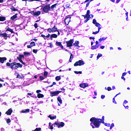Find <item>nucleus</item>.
I'll return each mask as SVG.
<instances>
[{
    "mask_svg": "<svg viewBox=\"0 0 131 131\" xmlns=\"http://www.w3.org/2000/svg\"><path fill=\"white\" fill-rule=\"evenodd\" d=\"M16 78L22 79L24 78V76H23V75L20 76V74H19L18 73H17Z\"/></svg>",
    "mask_w": 131,
    "mask_h": 131,
    "instance_id": "obj_23",
    "label": "nucleus"
},
{
    "mask_svg": "<svg viewBox=\"0 0 131 131\" xmlns=\"http://www.w3.org/2000/svg\"><path fill=\"white\" fill-rule=\"evenodd\" d=\"M57 101L59 102L60 104H62V98H61V97L58 96L57 97Z\"/></svg>",
    "mask_w": 131,
    "mask_h": 131,
    "instance_id": "obj_30",
    "label": "nucleus"
},
{
    "mask_svg": "<svg viewBox=\"0 0 131 131\" xmlns=\"http://www.w3.org/2000/svg\"><path fill=\"white\" fill-rule=\"evenodd\" d=\"M12 113H13V110L11 108H9L6 112V114H7V115H11V114H12Z\"/></svg>",
    "mask_w": 131,
    "mask_h": 131,
    "instance_id": "obj_17",
    "label": "nucleus"
},
{
    "mask_svg": "<svg viewBox=\"0 0 131 131\" xmlns=\"http://www.w3.org/2000/svg\"><path fill=\"white\" fill-rule=\"evenodd\" d=\"M51 124H52V123H51V122H49V126L50 127V129H53L54 128V127H53V124L52 125H51Z\"/></svg>",
    "mask_w": 131,
    "mask_h": 131,
    "instance_id": "obj_42",
    "label": "nucleus"
},
{
    "mask_svg": "<svg viewBox=\"0 0 131 131\" xmlns=\"http://www.w3.org/2000/svg\"><path fill=\"white\" fill-rule=\"evenodd\" d=\"M34 46H35V42L32 41L30 43V45H28L27 47L28 48V49H31V48H32V47H34Z\"/></svg>",
    "mask_w": 131,
    "mask_h": 131,
    "instance_id": "obj_13",
    "label": "nucleus"
},
{
    "mask_svg": "<svg viewBox=\"0 0 131 131\" xmlns=\"http://www.w3.org/2000/svg\"><path fill=\"white\" fill-rule=\"evenodd\" d=\"M49 45H50V46H48V48H51L52 49V48H53V45L52 44V42H50Z\"/></svg>",
    "mask_w": 131,
    "mask_h": 131,
    "instance_id": "obj_55",
    "label": "nucleus"
},
{
    "mask_svg": "<svg viewBox=\"0 0 131 131\" xmlns=\"http://www.w3.org/2000/svg\"><path fill=\"white\" fill-rule=\"evenodd\" d=\"M100 32V30L96 31L95 32H93L92 34H98Z\"/></svg>",
    "mask_w": 131,
    "mask_h": 131,
    "instance_id": "obj_43",
    "label": "nucleus"
},
{
    "mask_svg": "<svg viewBox=\"0 0 131 131\" xmlns=\"http://www.w3.org/2000/svg\"><path fill=\"white\" fill-rule=\"evenodd\" d=\"M89 20H90V18H86V19H85L84 21V23H86L88 22V21H89Z\"/></svg>",
    "mask_w": 131,
    "mask_h": 131,
    "instance_id": "obj_63",
    "label": "nucleus"
},
{
    "mask_svg": "<svg viewBox=\"0 0 131 131\" xmlns=\"http://www.w3.org/2000/svg\"><path fill=\"white\" fill-rule=\"evenodd\" d=\"M48 74H49V73L47 71H45L43 73V76L45 77V78H47L48 77Z\"/></svg>",
    "mask_w": 131,
    "mask_h": 131,
    "instance_id": "obj_32",
    "label": "nucleus"
},
{
    "mask_svg": "<svg viewBox=\"0 0 131 131\" xmlns=\"http://www.w3.org/2000/svg\"><path fill=\"white\" fill-rule=\"evenodd\" d=\"M60 93H62V91H54V92H50V96L51 97H55V96H58Z\"/></svg>",
    "mask_w": 131,
    "mask_h": 131,
    "instance_id": "obj_9",
    "label": "nucleus"
},
{
    "mask_svg": "<svg viewBox=\"0 0 131 131\" xmlns=\"http://www.w3.org/2000/svg\"><path fill=\"white\" fill-rule=\"evenodd\" d=\"M41 90H37L36 91V93H37V94H39V93H41Z\"/></svg>",
    "mask_w": 131,
    "mask_h": 131,
    "instance_id": "obj_60",
    "label": "nucleus"
},
{
    "mask_svg": "<svg viewBox=\"0 0 131 131\" xmlns=\"http://www.w3.org/2000/svg\"><path fill=\"white\" fill-rule=\"evenodd\" d=\"M17 60H18V61L20 62V63H21V64H23V65H26V63H25V62H24V61L22 60V59H24V55L19 54V57H17Z\"/></svg>",
    "mask_w": 131,
    "mask_h": 131,
    "instance_id": "obj_5",
    "label": "nucleus"
},
{
    "mask_svg": "<svg viewBox=\"0 0 131 131\" xmlns=\"http://www.w3.org/2000/svg\"><path fill=\"white\" fill-rule=\"evenodd\" d=\"M95 26H96V27H98V29L99 30H100V29H101V25L100 24H99V23H97L95 25Z\"/></svg>",
    "mask_w": 131,
    "mask_h": 131,
    "instance_id": "obj_27",
    "label": "nucleus"
},
{
    "mask_svg": "<svg viewBox=\"0 0 131 131\" xmlns=\"http://www.w3.org/2000/svg\"><path fill=\"white\" fill-rule=\"evenodd\" d=\"M40 21V16L38 17V20L36 21V22H39Z\"/></svg>",
    "mask_w": 131,
    "mask_h": 131,
    "instance_id": "obj_62",
    "label": "nucleus"
},
{
    "mask_svg": "<svg viewBox=\"0 0 131 131\" xmlns=\"http://www.w3.org/2000/svg\"><path fill=\"white\" fill-rule=\"evenodd\" d=\"M48 32H49V33H51V32H53V30L52 28H49L47 29Z\"/></svg>",
    "mask_w": 131,
    "mask_h": 131,
    "instance_id": "obj_39",
    "label": "nucleus"
},
{
    "mask_svg": "<svg viewBox=\"0 0 131 131\" xmlns=\"http://www.w3.org/2000/svg\"><path fill=\"white\" fill-rule=\"evenodd\" d=\"M85 19H90L91 18V15H89L88 14H86L85 15Z\"/></svg>",
    "mask_w": 131,
    "mask_h": 131,
    "instance_id": "obj_41",
    "label": "nucleus"
},
{
    "mask_svg": "<svg viewBox=\"0 0 131 131\" xmlns=\"http://www.w3.org/2000/svg\"><path fill=\"white\" fill-rule=\"evenodd\" d=\"M55 80L57 81H59V80H61V76H57L55 77Z\"/></svg>",
    "mask_w": 131,
    "mask_h": 131,
    "instance_id": "obj_33",
    "label": "nucleus"
},
{
    "mask_svg": "<svg viewBox=\"0 0 131 131\" xmlns=\"http://www.w3.org/2000/svg\"><path fill=\"white\" fill-rule=\"evenodd\" d=\"M37 98L38 99H40V98H43V97H45V96L43 95V94H41L40 93H38L37 94Z\"/></svg>",
    "mask_w": 131,
    "mask_h": 131,
    "instance_id": "obj_26",
    "label": "nucleus"
},
{
    "mask_svg": "<svg viewBox=\"0 0 131 131\" xmlns=\"http://www.w3.org/2000/svg\"><path fill=\"white\" fill-rule=\"evenodd\" d=\"M34 26L35 28H37V27H38V25H37V23H35Z\"/></svg>",
    "mask_w": 131,
    "mask_h": 131,
    "instance_id": "obj_52",
    "label": "nucleus"
},
{
    "mask_svg": "<svg viewBox=\"0 0 131 131\" xmlns=\"http://www.w3.org/2000/svg\"><path fill=\"white\" fill-rule=\"evenodd\" d=\"M6 122L7 123H10L11 122V119L10 118L7 119Z\"/></svg>",
    "mask_w": 131,
    "mask_h": 131,
    "instance_id": "obj_51",
    "label": "nucleus"
},
{
    "mask_svg": "<svg viewBox=\"0 0 131 131\" xmlns=\"http://www.w3.org/2000/svg\"><path fill=\"white\" fill-rule=\"evenodd\" d=\"M57 125V126H58V127H60V123L57 122H55L54 124H53V125Z\"/></svg>",
    "mask_w": 131,
    "mask_h": 131,
    "instance_id": "obj_36",
    "label": "nucleus"
},
{
    "mask_svg": "<svg viewBox=\"0 0 131 131\" xmlns=\"http://www.w3.org/2000/svg\"><path fill=\"white\" fill-rule=\"evenodd\" d=\"M91 13V11H90V10H87V12H86V14L87 15H90V14Z\"/></svg>",
    "mask_w": 131,
    "mask_h": 131,
    "instance_id": "obj_53",
    "label": "nucleus"
},
{
    "mask_svg": "<svg viewBox=\"0 0 131 131\" xmlns=\"http://www.w3.org/2000/svg\"><path fill=\"white\" fill-rule=\"evenodd\" d=\"M0 36L4 37L5 39H7L8 38V34L6 33H0Z\"/></svg>",
    "mask_w": 131,
    "mask_h": 131,
    "instance_id": "obj_14",
    "label": "nucleus"
},
{
    "mask_svg": "<svg viewBox=\"0 0 131 131\" xmlns=\"http://www.w3.org/2000/svg\"><path fill=\"white\" fill-rule=\"evenodd\" d=\"M38 52V50L37 49H33V52L34 53V54H36Z\"/></svg>",
    "mask_w": 131,
    "mask_h": 131,
    "instance_id": "obj_47",
    "label": "nucleus"
},
{
    "mask_svg": "<svg viewBox=\"0 0 131 131\" xmlns=\"http://www.w3.org/2000/svg\"><path fill=\"white\" fill-rule=\"evenodd\" d=\"M57 37H58V35L56 34H52L50 35L51 40H53V38H57Z\"/></svg>",
    "mask_w": 131,
    "mask_h": 131,
    "instance_id": "obj_18",
    "label": "nucleus"
},
{
    "mask_svg": "<svg viewBox=\"0 0 131 131\" xmlns=\"http://www.w3.org/2000/svg\"><path fill=\"white\" fill-rule=\"evenodd\" d=\"M127 74V73L124 72V73H123L122 76H125V75H126Z\"/></svg>",
    "mask_w": 131,
    "mask_h": 131,
    "instance_id": "obj_57",
    "label": "nucleus"
},
{
    "mask_svg": "<svg viewBox=\"0 0 131 131\" xmlns=\"http://www.w3.org/2000/svg\"><path fill=\"white\" fill-rule=\"evenodd\" d=\"M105 98V95H102L101 96V99H104Z\"/></svg>",
    "mask_w": 131,
    "mask_h": 131,
    "instance_id": "obj_61",
    "label": "nucleus"
},
{
    "mask_svg": "<svg viewBox=\"0 0 131 131\" xmlns=\"http://www.w3.org/2000/svg\"><path fill=\"white\" fill-rule=\"evenodd\" d=\"M90 2H91V1H90L89 2L86 3V8H88V7H89V6H90Z\"/></svg>",
    "mask_w": 131,
    "mask_h": 131,
    "instance_id": "obj_58",
    "label": "nucleus"
},
{
    "mask_svg": "<svg viewBox=\"0 0 131 131\" xmlns=\"http://www.w3.org/2000/svg\"><path fill=\"white\" fill-rule=\"evenodd\" d=\"M107 90L108 92H110V91H112V88H111V87H110V86H108V87H107Z\"/></svg>",
    "mask_w": 131,
    "mask_h": 131,
    "instance_id": "obj_49",
    "label": "nucleus"
},
{
    "mask_svg": "<svg viewBox=\"0 0 131 131\" xmlns=\"http://www.w3.org/2000/svg\"><path fill=\"white\" fill-rule=\"evenodd\" d=\"M57 6H58V3L53 4L50 7V11H54L55 9H57Z\"/></svg>",
    "mask_w": 131,
    "mask_h": 131,
    "instance_id": "obj_12",
    "label": "nucleus"
},
{
    "mask_svg": "<svg viewBox=\"0 0 131 131\" xmlns=\"http://www.w3.org/2000/svg\"><path fill=\"white\" fill-rule=\"evenodd\" d=\"M64 122H61L60 124H59V127H63V126H64Z\"/></svg>",
    "mask_w": 131,
    "mask_h": 131,
    "instance_id": "obj_38",
    "label": "nucleus"
},
{
    "mask_svg": "<svg viewBox=\"0 0 131 131\" xmlns=\"http://www.w3.org/2000/svg\"><path fill=\"white\" fill-rule=\"evenodd\" d=\"M84 62L82 60H79L78 61H76L74 64V66H81V65H84Z\"/></svg>",
    "mask_w": 131,
    "mask_h": 131,
    "instance_id": "obj_7",
    "label": "nucleus"
},
{
    "mask_svg": "<svg viewBox=\"0 0 131 131\" xmlns=\"http://www.w3.org/2000/svg\"><path fill=\"white\" fill-rule=\"evenodd\" d=\"M79 86L82 89H85V88L89 86V84L87 83H82L80 84Z\"/></svg>",
    "mask_w": 131,
    "mask_h": 131,
    "instance_id": "obj_11",
    "label": "nucleus"
},
{
    "mask_svg": "<svg viewBox=\"0 0 131 131\" xmlns=\"http://www.w3.org/2000/svg\"><path fill=\"white\" fill-rule=\"evenodd\" d=\"M42 12L44 13H49V11H51V4L46 5L45 6L42 7Z\"/></svg>",
    "mask_w": 131,
    "mask_h": 131,
    "instance_id": "obj_3",
    "label": "nucleus"
},
{
    "mask_svg": "<svg viewBox=\"0 0 131 131\" xmlns=\"http://www.w3.org/2000/svg\"><path fill=\"white\" fill-rule=\"evenodd\" d=\"M115 98H116V97H114L113 98V103H114L115 104H117V103L116 102V101H115Z\"/></svg>",
    "mask_w": 131,
    "mask_h": 131,
    "instance_id": "obj_44",
    "label": "nucleus"
},
{
    "mask_svg": "<svg viewBox=\"0 0 131 131\" xmlns=\"http://www.w3.org/2000/svg\"><path fill=\"white\" fill-rule=\"evenodd\" d=\"M128 102L127 100H124V101L123 102V106L125 108H128V106H126L125 104H127Z\"/></svg>",
    "mask_w": 131,
    "mask_h": 131,
    "instance_id": "obj_31",
    "label": "nucleus"
},
{
    "mask_svg": "<svg viewBox=\"0 0 131 131\" xmlns=\"http://www.w3.org/2000/svg\"><path fill=\"white\" fill-rule=\"evenodd\" d=\"M6 31H9V32H11V33H14V31L13 30V29L10 28L6 29Z\"/></svg>",
    "mask_w": 131,
    "mask_h": 131,
    "instance_id": "obj_25",
    "label": "nucleus"
},
{
    "mask_svg": "<svg viewBox=\"0 0 131 131\" xmlns=\"http://www.w3.org/2000/svg\"><path fill=\"white\" fill-rule=\"evenodd\" d=\"M6 17L5 16H0V21L1 22H4V21H6Z\"/></svg>",
    "mask_w": 131,
    "mask_h": 131,
    "instance_id": "obj_21",
    "label": "nucleus"
},
{
    "mask_svg": "<svg viewBox=\"0 0 131 131\" xmlns=\"http://www.w3.org/2000/svg\"><path fill=\"white\" fill-rule=\"evenodd\" d=\"M52 32H59V30H58V28L57 27H56L55 26H54L52 28Z\"/></svg>",
    "mask_w": 131,
    "mask_h": 131,
    "instance_id": "obj_20",
    "label": "nucleus"
},
{
    "mask_svg": "<svg viewBox=\"0 0 131 131\" xmlns=\"http://www.w3.org/2000/svg\"><path fill=\"white\" fill-rule=\"evenodd\" d=\"M49 118H50V119L51 120H53L54 119H56L57 118V116H54L53 117H52V116H51V115H50L49 116H48Z\"/></svg>",
    "mask_w": 131,
    "mask_h": 131,
    "instance_id": "obj_24",
    "label": "nucleus"
},
{
    "mask_svg": "<svg viewBox=\"0 0 131 131\" xmlns=\"http://www.w3.org/2000/svg\"><path fill=\"white\" fill-rule=\"evenodd\" d=\"M30 14L32 15L33 16H34V17H37V16H39L40 14H41V12L40 11H38L37 12H34V11L30 12Z\"/></svg>",
    "mask_w": 131,
    "mask_h": 131,
    "instance_id": "obj_6",
    "label": "nucleus"
},
{
    "mask_svg": "<svg viewBox=\"0 0 131 131\" xmlns=\"http://www.w3.org/2000/svg\"><path fill=\"white\" fill-rule=\"evenodd\" d=\"M104 48H105V46H100V49H101V50H103V49Z\"/></svg>",
    "mask_w": 131,
    "mask_h": 131,
    "instance_id": "obj_64",
    "label": "nucleus"
},
{
    "mask_svg": "<svg viewBox=\"0 0 131 131\" xmlns=\"http://www.w3.org/2000/svg\"><path fill=\"white\" fill-rule=\"evenodd\" d=\"M92 23H93L94 25H95L96 24H97V20H96V19H93V22Z\"/></svg>",
    "mask_w": 131,
    "mask_h": 131,
    "instance_id": "obj_48",
    "label": "nucleus"
},
{
    "mask_svg": "<svg viewBox=\"0 0 131 131\" xmlns=\"http://www.w3.org/2000/svg\"><path fill=\"white\" fill-rule=\"evenodd\" d=\"M103 124H104V125L105 126H108V127H109L110 126V124H109V123H103Z\"/></svg>",
    "mask_w": 131,
    "mask_h": 131,
    "instance_id": "obj_45",
    "label": "nucleus"
},
{
    "mask_svg": "<svg viewBox=\"0 0 131 131\" xmlns=\"http://www.w3.org/2000/svg\"><path fill=\"white\" fill-rule=\"evenodd\" d=\"M73 46L75 47H77L78 48H80L79 46V41L76 40L74 43H73Z\"/></svg>",
    "mask_w": 131,
    "mask_h": 131,
    "instance_id": "obj_19",
    "label": "nucleus"
},
{
    "mask_svg": "<svg viewBox=\"0 0 131 131\" xmlns=\"http://www.w3.org/2000/svg\"><path fill=\"white\" fill-rule=\"evenodd\" d=\"M41 37H43L44 38V39H47V38H46V35H45L43 34H41Z\"/></svg>",
    "mask_w": 131,
    "mask_h": 131,
    "instance_id": "obj_54",
    "label": "nucleus"
},
{
    "mask_svg": "<svg viewBox=\"0 0 131 131\" xmlns=\"http://www.w3.org/2000/svg\"><path fill=\"white\" fill-rule=\"evenodd\" d=\"M74 73H75V74H82V71H74Z\"/></svg>",
    "mask_w": 131,
    "mask_h": 131,
    "instance_id": "obj_35",
    "label": "nucleus"
},
{
    "mask_svg": "<svg viewBox=\"0 0 131 131\" xmlns=\"http://www.w3.org/2000/svg\"><path fill=\"white\" fill-rule=\"evenodd\" d=\"M55 45L57 46V47H60L61 50H64V46H63L62 45V42L56 41Z\"/></svg>",
    "mask_w": 131,
    "mask_h": 131,
    "instance_id": "obj_10",
    "label": "nucleus"
},
{
    "mask_svg": "<svg viewBox=\"0 0 131 131\" xmlns=\"http://www.w3.org/2000/svg\"><path fill=\"white\" fill-rule=\"evenodd\" d=\"M105 116H103L102 119L92 117L90 119V125L92 126V128H99L101 123H105Z\"/></svg>",
    "mask_w": 131,
    "mask_h": 131,
    "instance_id": "obj_1",
    "label": "nucleus"
},
{
    "mask_svg": "<svg viewBox=\"0 0 131 131\" xmlns=\"http://www.w3.org/2000/svg\"><path fill=\"white\" fill-rule=\"evenodd\" d=\"M7 67H10L11 69H18V68H22L23 65L19 62H16L14 61L12 63L7 62L6 63Z\"/></svg>",
    "mask_w": 131,
    "mask_h": 131,
    "instance_id": "obj_2",
    "label": "nucleus"
},
{
    "mask_svg": "<svg viewBox=\"0 0 131 131\" xmlns=\"http://www.w3.org/2000/svg\"><path fill=\"white\" fill-rule=\"evenodd\" d=\"M70 21H71V16L70 15L67 16L64 19V23L66 25H68L70 23Z\"/></svg>",
    "mask_w": 131,
    "mask_h": 131,
    "instance_id": "obj_8",
    "label": "nucleus"
},
{
    "mask_svg": "<svg viewBox=\"0 0 131 131\" xmlns=\"http://www.w3.org/2000/svg\"><path fill=\"white\" fill-rule=\"evenodd\" d=\"M99 47H100V45H99L93 46L91 47V50H96V49H98V48H99Z\"/></svg>",
    "mask_w": 131,
    "mask_h": 131,
    "instance_id": "obj_22",
    "label": "nucleus"
},
{
    "mask_svg": "<svg viewBox=\"0 0 131 131\" xmlns=\"http://www.w3.org/2000/svg\"><path fill=\"white\" fill-rule=\"evenodd\" d=\"M114 127V123H112L111 126H110V129H112L113 127Z\"/></svg>",
    "mask_w": 131,
    "mask_h": 131,
    "instance_id": "obj_50",
    "label": "nucleus"
},
{
    "mask_svg": "<svg viewBox=\"0 0 131 131\" xmlns=\"http://www.w3.org/2000/svg\"><path fill=\"white\" fill-rule=\"evenodd\" d=\"M24 55L25 57H28V56H31V54L30 52H24Z\"/></svg>",
    "mask_w": 131,
    "mask_h": 131,
    "instance_id": "obj_28",
    "label": "nucleus"
},
{
    "mask_svg": "<svg viewBox=\"0 0 131 131\" xmlns=\"http://www.w3.org/2000/svg\"><path fill=\"white\" fill-rule=\"evenodd\" d=\"M18 14L16 13L15 14H14V15H13L12 16H11L10 17V20L11 21H14V20H15V19H17V18H18Z\"/></svg>",
    "mask_w": 131,
    "mask_h": 131,
    "instance_id": "obj_15",
    "label": "nucleus"
},
{
    "mask_svg": "<svg viewBox=\"0 0 131 131\" xmlns=\"http://www.w3.org/2000/svg\"><path fill=\"white\" fill-rule=\"evenodd\" d=\"M106 38H107V37L100 38V39H99V42H101V41H103V40H105Z\"/></svg>",
    "mask_w": 131,
    "mask_h": 131,
    "instance_id": "obj_34",
    "label": "nucleus"
},
{
    "mask_svg": "<svg viewBox=\"0 0 131 131\" xmlns=\"http://www.w3.org/2000/svg\"><path fill=\"white\" fill-rule=\"evenodd\" d=\"M39 79H40V80H43V79H45V77H43V76H40Z\"/></svg>",
    "mask_w": 131,
    "mask_h": 131,
    "instance_id": "obj_46",
    "label": "nucleus"
},
{
    "mask_svg": "<svg viewBox=\"0 0 131 131\" xmlns=\"http://www.w3.org/2000/svg\"><path fill=\"white\" fill-rule=\"evenodd\" d=\"M5 61H7V57H0V63L4 64Z\"/></svg>",
    "mask_w": 131,
    "mask_h": 131,
    "instance_id": "obj_16",
    "label": "nucleus"
},
{
    "mask_svg": "<svg viewBox=\"0 0 131 131\" xmlns=\"http://www.w3.org/2000/svg\"><path fill=\"white\" fill-rule=\"evenodd\" d=\"M26 113H28V112H29V111H30V110L29 108L28 109H26Z\"/></svg>",
    "mask_w": 131,
    "mask_h": 131,
    "instance_id": "obj_56",
    "label": "nucleus"
},
{
    "mask_svg": "<svg viewBox=\"0 0 131 131\" xmlns=\"http://www.w3.org/2000/svg\"><path fill=\"white\" fill-rule=\"evenodd\" d=\"M51 36V34H48L47 36H46V38H49Z\"/></svg>",
    "mask_w": 131,
    "mask_h": 131,
    "instance_id": "obj_59",
    "label": "nucleus"
},
{
    "mask_svg": "<svg viewBox=\"0 0 131 131\" xmlns=\"http://www.w3.org/2000/svg\"><path fill=\"white\" fill-rule=\"evenodd\" d=\"M70 57L69 59V62H70V63H71V62H72V59H73V55L72 54V53H70Z\"/></svg>",
    "mask_w": 131,
    "mask_h": 131,
    "instance_id": "obj_29",
    "label": "nucleus"
},
{
    "mask_svg": "<svg viewBox=\"0 0 131 131\" xmlns=\"http://www.w3.org/2000/svg\"><path fill=\"white\" fill-rule=\"evenodd\" d=\"M10 9L11 11L13 12H16V11H18V9H16V8H15L14 7L11 8Z\"/></svg>",
    "mask_w": 131,
    "mask_h": 131,
    "instance_id": "obj_40",
    "label": "nucleus"
},
{
    "mask_svg": "<svg viewBox=\"0 0 131 131\" xmlns=\"http://www.w3.org/2000/svg\"><path fill=\"white\" fill-rule=\"evenodd\" d=\"M67 47V48H71L73 46V42H74V40L73 39H71L70 40L66 41Z\"/></svg>",
    "mask_w": 131,
    "mask_h": 131,
    "instance_id": "obj_4",
    "label": "nucleus"
},
{
    "mask_svg": "<svg viewBox=\"0 0 131 131\" xmlns=\"http://www.w3.org/2000/svg\"><path fill=\"white\" fill-rule=\"evenodd\" d=\"M102 56H103V55L102 54L100 53H98V55L97 56V59L98 60V59H99V58H101V57H102Z\"/></svg>",
    "mask_w": 131,
    "mask_h": 131,
    "instance_id": "obj_37",
    "label": "nucleus"
}]
</instances>
